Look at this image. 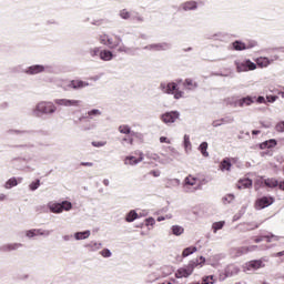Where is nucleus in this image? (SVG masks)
<instances>
[{"label":"nucleus","instance_id":"obj_37","mask_svg":"<svg viewBox=\"0 0 284 284\" xmlns=\"http://www.w3.org/2000/svg\"><path fill=\"white\" fill-rule=\"evenodd\" d=\"M196 250H197L196 246H189V247L184 248L182 252L183 258H186V256L194 254V252H196Z\"/></svg>","mask_w":284,"mask_h":284},{"label":"nucleus","instance_id":"obj_31","mask_svg":"<svg viewBox=\"0 0 284 284\" xmlns=\"http://www.w3.org/2000/svg\"><path fill=\"white\" fill-rule=\"evenodd\" d=\"M90 252H97V250H101L103 247V244L101 242H90L85 245Z\"/></svg>","mask_w":284,"mask_h":284},{"label":"nucleus","instance_id":"obj_47","mask_svg":"<svg viewBox=\"0 0 284 284\" xmlns=\"http://www.w3.org/2000/svg\"><path fill=\"white\" fill-rule=\"evenodd\" d=\"M220 121L222 122V125H229L231 123H234V116L226 115V116L220 119Z\"/></svg>","mask_w":284,"mask_h":284},{"label":"nucleus","instance_id":"obj_64","mask_svg":"<svg viewBox=\"0 0 284 284\" xmlns=\"http://www.w3.org/2000/svg\"><path fill=\"white\" fill-rule=\"evenodd\" d=\"M26 236L27 239H34V236H37L34 233V229L26 231Z\"/></svg>","mask_w":284,"mask_h":284},{"label":"nucleus","instance_id":"obj_6","mask_svg":"<svg viewBox=\"0 0 284 284\" xmlns=\"http://www.w3.org/2000/svg\"><path fill=\"white\" fill-rule=\"evenodd\" d=\"M171 49L172 43L169 42L152 43L143 47V50H148L149 52H165Z\"/></svg>","mask_w":284,"mask_h":284},{"label":"nucleus","instance_id":"obj_9","mask_svg":"<svg viewBox=\"0 0 284 284\" xmlns=\"http://www.w3.org/2000/svg\"><path fill=\"white\" fill-rule=\"evenodd\" d=\"M274 201L272 196H262L255 201V210H265V207L274 205Z\"/></svg>","mask_w":284,"mask_h":284},{"label":"nucleus","instance_id":"obj_12","mask_svg":"<svg viewBox=\"0 0 284 284\" xmlns=\"http://www.w3.org/2000/svg\"><path fill=\"white\" fill-rule=\"evenodd\" d=\"M89 85L90 83L83 80H71L68 83V88H71V90H83V88H88Z\"/></svg>","mask_w":284,"mask_h":284},{"label":"nucleus","instance_id":"obj_45","mask_svg":"<svg viewBox=\"0 0 284 284\" xmlns=\"http://www.w3.org/2000/svg\"><path fill=\"white\" fill-rule=\"evenodd\" d=\"M183 145H184L185 152H187V150H192V142L190 141V135L187 134L184 135Z\"/></svg>","mask_w":284,"mask_h":284},{"label":"nucleus","instance_id":"obj_54","mask_svg":"<svg viewBox=\"0 0 284 284\" xmlns=\"http://www.w3.org/2000/svg\"><path fill=\"white\" fill-rule=\"evenodd\" d=\"M210 39H214V41H223L225 39V34L224 33H215V34L211 36Z\"/></svg>","mask_w":284,"mask_h":284},{"label":"nucleus","instance_id":"obj_46","mask_svg":"<svg viewBox=\"0 0 284 284\" xmlns=\"http://www.w3.org/2000/svg\"><path fill=\"white\" fill-rule=\"evenodd\" d=\"M131 21H136V23H143V21H145V19L136 12H132Z\"/></svg>","mask_w":284,"mask_h":284},{"label":"nucleus","instance_id":"obj_44","mask_svg":"<svg viewBox=\"0 0 284 284\" xmlns=\"http://www.w3.org/2000/svg\"><path fill=\"white\" fill-rule=\"evenodd\" d=\"M119 14L121 19H124L125 21H128V19H132V12L128 11V9L120 10Z\"/></svg>","mask_w":284,"mask_h":284},{"label":"nucleus","instance_id":"obj_14","mask_svg":"<svg viewBox=\"0 0 284 284\" xmlns=\"http://www.w3.org/2000/svg\"><path fill=\"white\" fill-rule=\"evenodd\" d=\"M254 99H256V97H252V95L240 98L237 100V108H250V105H253Z\"/></svg>","mask_w":284,"mask_h":284},{"label":"nucleus","instance_id":"obj_32","mask_svg":"<svg viewBox=\"0 0 284 284\" xmlns=\"http://www.w3.org/2000/svg\"><path fill=\"white\" fill-rule=\"evenodd\" d=\"M19 185V182L17 181V178H10L6 184V190H12V187H17Z\"/></svg>","mask_w":284,"mask_h":284},{"label":"nucleus","instance_id":"obj_11","mask_svg":"<svg viewBox=\"0 0 284 284\" xmlns=\"http://www.w3.org/2000/svg\"><path fill=\"white\" fill-rule=\"evenodd\" d=\"M24 74L29 77H34V74H41L45 72V67L43 64H33L23 70Z\"/></svg>","mask_w":284,"mask_h":284},{"label":"nucleus","instance_id":"obj_5","mask_svg":"<svg viewBox=\"0 0 284 284\" xmlns=\"http://www.w3.org/2000/svg\"><path fill=\"white\" fill-rule=\"evenodd\" d=\"M180 118L181 112L179 111H168L160 115L161 121L164 122L165 125H172V123H176Z\"/></svg>","mask_w":284,"mask_h":284},{"label":"nucleus","instance_id":"obj_51","mask_svg":"<svg viewBox=\"0 0 284 284\" xmlns=\"http://www.w3.org/2000/svg\"><path fill=\"white\" fill-rule=\"evenodd\" d=\"M214 275L204 276L201 284H214Z\"/></svg>","mask_w":284,"mask_h":284},{"label":"nucleus","instance_id":"obj_25","mask_svg":"<svg viewBox=\"0 0 284 284\" xmlns=\"http://www.w3.org/2000/svg\"><path fill=\"white\" fill-rule=\"evenodd\" d=\"M6 134H34V131L32 130H14V129H9L6 131Z\"/></svg>","mask_w":284,"mask_h":284},{"label":"nucleus","instance_id":"obj_8","mask_svg":"<svg viewBox=\"0 0 284 284\" xmlns=\"http://www.w3.org/2000/svg\"><path fill=\"white\" fill-rule=\"evenodd\" d=\"M159 90L163 94H174L175 90H179V84L176 82H161Z\"/></svg>","mask_w":284,"mask_h":284},{"label":"nucleus","instance_id":"obj_23","mask_svg":"<svg viewBox=\"0 0 284 284\" xmlns=\"http://www.w3.org/2000/svg\"><path fill=\"white\" fill-rule=\"evenodd\" d=\"M90 230L83 231V232H75L74 233V239L75 241H85V239H90Z\"/></svg>","mask_w":284,"mask_h":284},{"label":"nucleus","instance_id":"obj_60","mask_svg":"<svg viewBox=\"0 0 284 284\" xmlns=\"http://www.w3.org/2000/svg\"><path fill=\"white\" fill-rule=\"evenodd\" d=\"M278 95H266V103H276Z\"/></svg>","mask_w":284,"mask_h":284},{"label":"nucleus","instance_id":"obj_28","mask_svg":"<svg viewBox=\"0 0 284 284\" xmlns=\"http://www.w3.org/2000/svg\"><path fill=\"white\" fill-rule=\"evenodd\" d=\"M232 254L235 257L243 256V254H247V246L232 248Z\"/></svg>","mask_w":284,"mask_h":284},{"label":"nucleus","instance_id":"obj_40","mask_svg":"<svg viewBox=\"0 0 284 284\" xmlns=\"http://www.w3.org/2000/svg\"><path fill=\"white\" fill-rule=\"evenodd\" d=\"M264 184L266 185V187H278V180H276V179H266L264 181Z\"/></svg>","mask_w":284,"mask_h":284},{"label":"nucleus","instance_id":"obj_22","mask_svg":"<svg viewBox=\"0 0 284 284\" xmlns=\"http://www.w3.org/2000/svg\"><path fill=\"white\" fill-rule=\"evenodd\" d=\"M272 63H274V60H270V58L266 57H261L256 60L258 68H267V65H271Z\"/></svg>","mask_w":284,"mask_h":284},{"label":"nucleus","instance_id":"obj_33","mask_svg":"<svg viewBox=\"0 0 284 284\" xmlns=\"http://www.w3.org/2000/svg\"><path fill=\"white\" fill-rule=\"evenodd\" d=\"M89 54H90L91 59H97V57L100 58L101 57V48L100 47L90 48Z\"/></svg>","mask_w":284,"mask_h":284},{"label":"nucleus","instance_id":"obj_3","mask_svg":"<svg viewBox=\"0 0 284 284\" xmlns=\"http://www.w3.org/2000/svg\"><path fill=\"white\" fill-rule=\"evenodd\" d=\"M115 43H119L118 47V52H120L121 54H128V57H138L139 55V50H141V48L139 47H128L125 44H121L123 43V39L120 38V36H115Z\"/></svg>","mask_w":284,"mask_h":284},{"label":"nucleus","instance_id":"obj_56","mask_svg":"<svg viewBox=\"0 0 284 284\" xmlns=\"http://www.w3.org/2000/svg\"><path fill=\"white\" fill-rule=\"evenodd\" d=\"M185 185H196V179L192 176H186L184 180Z\"/></svg>","mask_w":284,"mask_h":284},{"label":"nucleus","instance_id":"obj_26","mask_svg":"<svg viewBox=\"0 0 284 284\" xmlns=\"http://www.w3.org/2000/svg\"><path fill=\"white\" fill-rule=\"evenodd\" d=\"M220 169L222 170V172H225V170L227 172H230V170H232V161H230L229 158H225L221 164H220Z\"/></svg>","mask_w":284,"mask_h":284},{"label":"nucleus","instance_id":"obj_19","mask_svg":"<svg viewBox=\"0 0 284 284\" xmlns=\"http://www.w3.org/2000/svg\"><path fill=\"white\" fill-rule=\"evenodd\" d=\"M263 239H266L267 243H272L273 241H278L280 237L277 235H274L273 233H268L267 235L256 237L254 240V243H261V242H263Z\"/></svg>","mask_w":284,"mask_h":284},{"label":"nucleus","instance_id":"obj_24","mask_svg":"<svg viewBox=\"0 0 284 284\" xmlns=\"http://www.w3.org/2000/svg\"><path fill=\"white\" fill-rule=\"evenodd\" d=\"M245 48V42L241 40H235L234 42H232V50H235V52H243Z\"/></svg>","mask_w":284,"mask_h":284},{"label":"nucleus","instance_id":"obj_4","mask_svg":"<svg viewBox=\"0 0 284 284\" xmlns=\"http://www.w3.org/2000/svg\"><path fill=\"white\" fill-rule=\"evenodd\" d=\"M194 267H199V258L191 261L186 267L179 268L175 273V277L187 278V276H192Z\"/></svg>","mask_w":284,"mask_h":284},{"label":"nucleus","instance_id":"obj_29","mask_svg":"<svg viewBox=\"0 0 284 284\" xmlns=\"http://www.w3.org/2000/svg\"><path fill=\"white\" fill-rule=\"evenodd\" d=\"M183 232H185V229H183L181 225L175 224L171 226V234H173V236H181Z\"/></svg>","mask_w":284,"mask_h":284},{"label":"nucleus","instance_id":"obj_41","mask_svg":"<svg viewBox=\"0 0 284 284\" xmlns=\"http://www.w3.org/2000/svg\"><path fill=\"white\" fill-rule=\"evenodd\" d=\"M199 150L202 156H205V158L210 156V153L207 152V142H202L199 146Z\"/></svg>","mask_w":284,"mask_h":284},{"label":"nucleus","instance_id":"obj_1","mask_svg":"<svg viewBox=\"0 0 284 284\" xmlns=\"http://www.w3.org/2000/svg\"><path fill=\"white\" fill-rule=\"evenodd\" d=\"M57 112V105L52 101H41L32 110L36 119H50Z\"/></svg>","mask_w":284,"mask_h":284},{"label":"nucleus","instance_id":"obj_2","mask_svg":"<svg viewBox=\"0 0 284 284\" xmlns=\"http://www.w3.org/2000/svg\"><path fill=\"white\" fill-rule=\"evenodd\" d=\"M42 212H48V209L52 214H61L63 211L64 212H70L72 210V202L70 201H62L60 203L58 202H49L47 206H41Z\"/></svg>","mask_w":284,"mask_h":284},{"label":"nucleus","instance_id":"obj_15","mask_svg":"<svg viewBox=\"0 0 284 284\" xmlns=\"http://www.w3.org/2000/svg\"><path fill=\"white\" fill-rule=\"evenodd\" d=\"M239 272H241V268L237 265L230 264L225 268V276H227V277L236 276V274H239Z\"/></svg>","mask_w":284,"mask_h":284},{"label":"nucleus","instance_id":"obj_48","mask_svg":"<svg viewBox=\"0 0 284 284\" xmlns=\"http://www.w3.org/2000/svg\"><path fill=\"white\" fill-rule=\"evenodd\" d=\"M40 186H41V180H36L30 183L29 190H31V192H36V190H39Z\"/></svg>","mask_w":284,"mask_h":284},{"label":"nucleus","instance_id":"obj_57","mask_svg":"<svg viewBox=\"0 0 284 284\" xmlns=\"http://www.w3.org/2000/svg\"><path fill=\"white\" fill-rule=\"evenodd\" d=\"M91 145L93 148H104V145H108V142L106 141H99V142L93 141V142H91Z\"/></svg>","mask_w":284,"mask_h":284},{"label":"nucleus","instance_id":"obj_59","mask_svg":"<svg viewBox=\"0 0 284 284\" xmlns=\"http://www.w3.org/2000/svg\"><path fill=\"white\" fill-rule=\"evenodd\" d=\"M101 256H103V258H110V256H112V251H110L109 248H104L100 252Z\"/></svg>","mask_w":284,"mask_h":284},{"label":"nucleus","instance_id":"obj_18","mask_svg":"<svg viewBox=\"0 0 284 284\" xmlns=\"http://www.w3.org/2000/svg\"><path fill=\"white\" fill-rule=\"evenodd\" d=\"M252 183H253L252 179H250V178L239 180L237 189L239 190H247V189L252 187Z\"/></svg>","mask_w":284,"mask_h":284},{"label":"nucleus","instance_id":"obj_42","mask_svg":"<svg viewBox=\"0 0 284 284\" xmlns=\"http://www.w3.org/2000/svg\"><path fill=\"white\" fill-rule=\"evenodd\" d=\"M119 47V42H115L110 36L106 40V48H109L110 50H116V48Z\"/></svg>","mask_w":284,"mask_h":284},{"label":"nucleus","instance_id":"obj_27","mask_svg":"<svg viewBox=\"0 0 284 284\" xmlns=\"http://www.w3.org/2000/svg\"><path fill=\"white\" fill-rule=\"evenodd\" d=\"M136 219H139V213L135 210H131L125 216L126 223H134Z\"/></svg>","mask_w":284,"mask_h":284},{"label":"nucleus","instance_id":"obj_39","mask_svg":"<svg viewBox=\"0 0 284 284\" xmlns=\"http://www.w3.org/2000/svg\"><path fill=\"white\" fill-rule=\"evenodd\" d=\"M243 226L246 232H252V230H258L260 225L254 222H248L244 223Z\"/></svg>","mask_w":284,"mask_h":284},{"label":"nucleus","instance_id":"obj_55","mask_svg":"<svg viewBox=\"0 0 284 284\" xmlns=\"http://www.w3.org/2000/svg\"><path fill=\"white\" fill-rule=\"evenodd\" d=\"M172 161H174L172 158L165 156L164 159H160L159 163H161V165H170V163H172Z\"/></svg>","mask_w":284,"mask_h":284},{"label":"nucleus","instance_id":"obj_36","mask_svg":"<svg viewBox=\"0 0 284 284\" xmlns=\"http://www.w3.org/2000/svg\"><path fill=\"white\" fill-rule=\"evenodd\" d=\"M226 105H230L231 108H239V99L232 97L226 98L225 100Z\"/></svg>","mask_w":284,"mask_h":284},{"label":"nucleus","instance_id":"obj_43","mask_svg":"<svg viewBox=\"0 0 284 284\" xmlns=\"http://www.w3.org/2000/svg\"><path fill=\"white\" fill-rule=\"evenodd\" d=\"M118 130L120 134H130L132 132V129L128 124L120 125Z\"/></svg>","mask_w":284,"mask_h":284},{"label":"nucleus","instance_id":"obj_10","mask_svg":"<svg viewBox=\"0 0 284 284\" xmlns=\"http://www.w3.org/2000/svg\"><path fill=\"white\" fill-rule=\"evenodd\" d=\"M261 267H265L263 260H252L245 263L244 272H256V270H261Z\"/></svg>","mask_w":284,"mask_h":284},{"label":"nucleus","instance_id":"obj_34","mask_svg":"<svg viewBox=\"0 0 284 284\" xmlns=\"http://www.w3.org/2000/svg\"><path fill=\"white\" fill-rule=\"evenodd\" d=\"M33 232L36 233V236H50L52 234V231L50 230H43V229H33Z\"/></svg>","mask_w":284,"mask_h":284},{"label":"nucleus","instance_id":"obj_63","mask_svg":"<svg viewBox=\"0 0 284 284\" xmlns=\"http://www.w3.org/2000/svg\"><path fill=\"white\" fill-rule=\"evenodd\" d=\"M109 37H110V36H108V34H102V36H100V43H101L102 45H108V39H109Z\"/></svg>","mask_w":284,"mask_h":284},{"label":"nucleus","instance_id":"obj_16","mask_svg":"<svg viewBox=\"0 0 284 284\" xmlns=\"http://www.w3.org/2000/svg\"><path fill=\"white\" fill-rule=\"evenodd\" d=\"M19 247H23V244L21 243L4 244L0 247V250L1 252H14L19 250Z\"/></svg>","mask_w":284,"mask_h":284},{"label":"nucleus","instance_id":"obj_13","mask_svg":"<svg viewBox=\"0 0 284 284\" xmlns=\"http://www.w3.org/2000/svg\"><path fill=\"white\" fill-rule=\"evenodd\" d=\"M102 112L99 109H92L90 111L87 112V115H82L80 116L77 121H74L75 125H78V123H81V121H83L84 119H94L97 116H101Z\"/></svg>","mask_w":284,"mask_h":284},{"label":"nucleus","instance_id":"obj_17","mask_svg":"<svg viewBox=\"0 0 284 284\" xmlns=\"http://www.w3.org/2000/svg\"><path fill=\"white\" fill-rule=\"evenodd\" d=\"M143 161V156L136 158L134 155H129L124 159V165H139Z\"/></svg>","mask_w":284,"mask_h":284},{"label":"nucleus","instance_id":"obj_53","mask_svg":"<svg viewBox=\"0 0 284 284\" xmlns=\"http://www.w3.org/2000/svg\"><path fill=\"white\" fill-rule=\"evenodd\" d=\"M256 45H258L256 40H250L247 43H245V50H252V48H256Z\"/></svg>","mask_w":284,"mask_h":284},{"label":"nucleus","instance_id":"obj_49","mask_svg":"<svg viewBox=\"0 0 284 284\" xmlns=\"http://www.w3.org/2000/svg\"><path fill=\"white\" fill-rule=\"evenodd\" d=\"M244 63L246 65V72H250V70H256V63L252 62V60H244Z\"/></svg>","mask_w":284,"mask_h":284},{"label":"nucleus","instance_id":"obj_62","mask_svg":"<svg viewBox=\"0 0 284 284\" xmlns=\"http://www.w3.org/2000/svg\"><path fill=\"white\" fill-rule=\"evenodd\" d=\"M275 130L276 132H284V121H280L276 125H275Z\"/></svg>","mask_w":284,"mask_h":284},{"label":"nucleus","instance_id":"obj_35","mask_svg":"<svg viewBox=\"0 0 284 284\" xmlns=\"http://www.w3.org/2000/svg\"><path fill=\"white\" fill-rule=\"evenodd\" d=\"M236 72H247V67L244 61H235Z\"/></svg>","mask_w":284,"mask_h":284},{"label":"nucleus","instance_id":"obj_20","mask_svg":"<svg viewBox=\"0 0 284 284\" xmlns=\"http://www.w3.org/2000/svg\"><path fill=\"white\" fill-rule=\"evenodd\" d=\"M100 59L101 61H112V59H114V53L108 49L101 50Z\"/></svg>","mask_w":284,"mask_h":284},{"label":"nucleus","instance_id":"obj_52","mask_svg":"<svg viewBox=\"0 0 284 284\" xmlns=\"http://www.w3.org/2000/svg\"><path fill=\"white\" fill-rule=\"evenodd\" d=\"M185 94V92L179 90V87L178 89L174 91L173 93V98L179 101V99H183V95Z\"/></svg>","mask_w":284,"mask_h":284},{"label":"nucleus","instance_id":"obj_30","mask_svg":"<svg viewBox=\"0 0 284 284\" xmlns=\"http://www.w3.org/2000/svg\"><path fill=\"white\" fill-rule=\"evenodd\" d=\"M184 88L186 90H196L199 88V83L194 82L192 79H186L184 81Z\"/></svg>","mask_w":284,"mask_h":284},{"label":"nucleus","instance_id":"obj_50","mask_svg":"<svg viewBox=\"0 0 284 284\" xmlns=\"http://www.w3.org/2000/svg\"><path fill=\"white\" fill-rule=\"evenodd\" d=\"M12 148H18V150H32V148H34V144L32 143L18 144V145H12Z\"/></svg>","mask_w":284,"mask_h":284},{"label":"nucleus","instance_id":"obj_21","mask_svg":"<svg viewBox=\"0 0 284 284\" xmlns=\"http://www.w3.org/2000/svg\"><path fill=\"white\" fill-rule=\"evenodd\" d=\"M196 8H199V2L191 0V1H186L184 3H182V9L185 12H189L190 10H196Z\"/></svg>","mask_w":284,"mask_h":284},{"label":"nucleus","instance_id":"obj_38","mask_svg":"<svg viewBox=\"0 0 284 284\" xmlns=\"http://www.w3.org/2000/svg\"><path fill=\"white\" fill-rule=\"evenodd\" d=\"M223 227H225V221H220L212 224V230L214 234H216L219 230H223Z\"/></svg>","mask_w":284,"mask_h":284},{"label":"nucleus","instance_id":"obj_7","mask_svg":"<svg viewBox=\"0 0 284 284\" xmlns=\"http://www.w3.org/2000/svg\"><path fill=\"white\" fill-rule=\"evenodd\" d=\"M55 105H60L62 108H81V100H70V99H55Z\"/></svg>","mask_w":284,"mask_h":284},{"label":"nucleus","instance_id":"obj_61","mask_svg":"<svg viewBox=\"0 0 284 284\" xmlns=\"http://www.w3.org/2000/svg\"><path fill=\"white\" fill-rule=\"evenodd\" d=\"M223 203H232L234 201V194H227L222 199Z\"/></svg>","mask_w":284,"mask_h":284},{"label":"nucleus","instance_id":"obj_58","mask_svg":"<svg viewBox=\"0 0 284 284\" xmlns=\"http://www.w3.org/2000/svg\"><path fill=\"white\" fill-rule=\"evenodd\" d=\"M266 143L268 145V150H272V148H276V145H278V142L276 141V139L266 140Z\"/></svg>","mask_w":284,"mask_h":284}]
</instances>
